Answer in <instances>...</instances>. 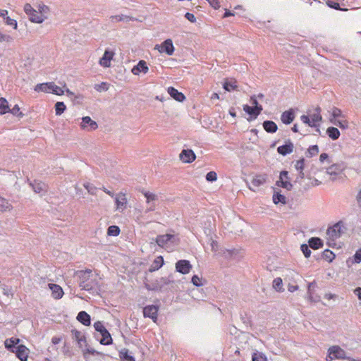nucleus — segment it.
Segmentation results:
<instances>
[{"label": "nucleus", "instance_id": "obj_1", "mask_svg": "<svg viewBox=\"0 0 361 361\" xmlns=\"http://www.w3.org/2000/svg\"><path fill=\"white\" fill-rule=\"evenodd\" d=\"M79 287L82 290L94 291L99 290L97 277L94 276L91 269L79 270L74 273Z\"/></svg>", "mask_w": 361, "mask_h": 361}, {"label": "nucleus", "instance_id": "obj_2", "mask_svg": "<svg viewBox=\"0 0 361 361\" xmlns=\"http://www.w3.org/2000/svg\"><path fill=\"white\" fill-rule=\"evenodd\" d=\"M344 359H348L349 361H356L353 358L347 357L345 351L339 345H332L329 348L328 355L326 357V361Z\"/></svg>", "mask_w": 361, "mask_h": 361}, {"label": "nucleus", "instance_id": "obj_3", "mask_svg": "<svg viewBox=\"0 0 361 361\" xmlns=\"http://www.w3.org/2000/svg\"><path fill=\"white\" fill-rule=\"evenodd\" d=\"M178 243L177 235L173 233H167L159 235V247L166 248L169 252L173 250Z\"/></svg>", "mask_w": 361, "mask_h": 361}, {"label": "nucleus", "instance_id": "obj_4", "mask_svg": "<svg viewBox=\"0 0 361 361\" xmlns=\"http://www.w3.org/2000/svg\"><path fill=\"white\" fill-rule=\"evenodd\" d=\"M321 111V108L319 106H317L314 109V112L310 116H301L300 120L310 127H317L322 120Z\"/></svg>", "mask_w": 361, "mask_h": 361}, {"label": "nucleus", "instance_id": "obj_5", "mask_svg": "<svg viewBox=\"0 0 361 361\" xmlns=\"http://www.w3.org/2000/svg\"><path fill=\"white\" fill-rule=\"evenodd\" d=\"M346 166L343 162L333 164L326 168V173L330 176L332 180H336L341 178Z\"/></svg>", "mask_w": 361, "mask_h": 361}, {"label": "nucleus", "instance_id": "obj_6", "mask_svg": "<svg viewBox=\"0 0 361 361\" xmlns=\"http://www.w3.org/2000/svg\"><path fill=\"white\" fill-rule=\"evenodd\" d=\"M343 233V226L341 222L335 224L328 228L326 235L329 240L335 241L339 238Z\"/></svg>", "mask_w": 361, "mask_h": 361}, {"label": "nucleus", "instance_id": "obj_7", "mask_svg": "<svg viewBox=\"0 0 361 361\" xmlns=\"http://www.w3.org/2000/svg\"><path fill=\"white\" fill-rule=\"evenodd\" d=\"M24 11L27 15L29 20L35 23H42L44 20L42 16L39 14L38 11L34 9L30 4H25L24 6Z\"/></svg>", "mask_w": 361, "mask_h": 361}, {"label": "nucleus", "instance_id": "obj_8", "mask_svg": "<svg viewBox=\"0 0 361 361\" xmlns=\"http://www.w3.org/2000/svg\"><path fill=\"white\" fill-rule=\"evenodd\" d=\"M276 185L288 190L292 189L293 185L290 181L288 172L287 171H282L280 173L279 180L276 181Z\"/></svg>", "mask_w": 361, "mask_h": 361}, {"label": "nucleus", "instance_id": "obj_9", "mask_svg": "<svg viewBox=\"0 0 361 361\" xmlns=\"http://www.w3.org/2000/svg\"><path fill=\"white\" fill-rule=\"evenodd\" d=\"M81 129L86 131H93L98 128V124L93 121L90 116H84L80 124Z\"/></svg>", "mask_w": 361, "mask_h": 361}, {"label": "nucleus", "instance_id": "obj_10", "mask_svg": "<svg viewBox=\"0 0 361 361\" xmlns=\"http://www.w3.org/2000/svg\"><path fill=\"white\" fill-rule=\"evenodd\" d=\"M268 180V175L266 173H259L256 174L253 176L252 179L251 180V185L253 188L250 187V189L255 191V188H257L260 187L261 185H263L267 183Z\"/></svg>", "mask_w": 361, "mask_h": 361}, {"label": "nucleus", "instance_id": "obj_11", "mask_svg": "<svg viewBox=\"0 0 361 361\" xmlns=\"http://www.w3.org/2000/svg\"><path fill=\"white\" fill-rule=\"evenodd\" d=\"M175 48L171 39H168L159 45V53H166L171 56L174 52Z\"/></svg>", "mask_w": 361, "mask_h": 361}, {"label": "nucleus", "instance_id": "obj_12", "mask_svg": "<svg viewBox=\"0 0 361 361\" xmlns=\"http://www.w3.org/2000/svg\"><path fill=\"white\" fill-rule=\"evenodd\" d=\"M158 306L148 305L143 309V314L145 317H149L156 322L157 319Z\"/></svg>", "mask_w": 361, "mask_h": 361}, {"label": "nucleus", "instance_id": "obj_13", "mask_svg": "<svg viewBox=\"0 0 361 361\" xmlns=\"http://www.w3.org/2000/svg\"><path fill=\"white\" fill-rule=\"evenodd\" d=\"M192 268L190 262L188 260L182 259L179 260L176 264V271L183 274H188Z\"/></svg>", "mask_w": 361, "mask_h": 361}, {"label": "nucleus", "instance_id": "obj_14", "mask_svg": "<svg viewBox=\"0 0 361 361\" xmlns=\"http://www.w3.org/2000/svg\"><path fill=\"white\" fill-rule=\"evenodd\" d=\"M179 158L183 163H192L195 161L196 156L192 149H183L180 152Z\"/></svg>", "mask_w": 361, "mask_h": 361}, {"label": "nucleus", "instance_id": "obj_15", "mask_svg": "<svg viewBox=\"0 0 361 361\" xmlns=\"http://www.w3.org/2000/svg\"><path fill=\"white\" fill-rule=\"evenodd\" d=\"M115 202L116 204V209L118 211L123 212L127 204V198L126 197V194L123 192H119L116 195Z\"/></svg>", "mask_w": 361, "mask_h": 361}, {"label": "nucleus", "instance_id": "obj_16", "mask_svg": "<svg viewBox=\"0 0 361 361\" xmlns=\"http://www.w3.org/2000/svg\"><path fill=\"white\" fill-rule=\"evenodd\" d=\"M14 353H16V357L20 361H27L29 353V349L24 345H18Z\"/></svg>", "mask_w": 361, "mask_h": 361}, {"label": "nucleus", "instance_id": "obj_17", "mask_svg": "<svg viewBox=\"0 0 361 361\" xmlns=\"http://www.w3.org/2000/svg\"><path fill=\"white\" fill-rule=\"evenodd\" d=\"M293 143L290 140H288L286 142L285 145L279 146L277 148V152L279 154L286 156L292 153L293 152Z\"/></svg>", "mask_w": 361, "mask_h": 361}, {"label": "nucleus", "instance_id": "obj_18", "mask_svg": "<svg viewBox=\"0 0 361 361\" xmlns=\"http://www.w3.org/2000/svg\"><path fill=\"white\" fill-rule=\"evenodd\" d=\"M114 56V52L112 51L106 50L103 56L99 60V64L103 67H109L111 66V61Z\"/></svg>", "mask_w": 361, "mask_h": 361}, {"label": "nucleus", "instance_id": "obj_19", "mask_svg": "<svg viewBox=\"0 0 361 361\" xmlns=\"http://www.w3.org/2000/svg\"><path fill=\"white\" fill-rule=\"evenodd\" d=\"M167 92L169 95L177 102H182L185 99V96L173 87H169Z\"/></svg>", "mask_w": 361, "mask_h": 361}, {"label": "nucleus", "instance_id": "obj_20", "mask_svg": "<svg viewBox=\"0 0 361 361\" xmlns=\"http://www.w3.org/2000/svg\"><path fill=\"white\" fill-rule=\"evenodd\" d=\"M147 71L148 67L147 63L143 60L140 61L131 70V72L134 75H139L140 73H146Z\"/></svg>", "mask_w": 361, "mask_h": 361}, {"label": "nucleus", "instance_id": "obj_21", "mask_svg": "<svg viewBox=\"0 0 361 361\" xmlns=\"http://www.w3.org/2000/svg\"><path fill=\"white\" fill-rule=\"evenodd\" d=\"M262 109V106L255 108L247 104L243 105L244 111L250 116H253L254 118H256L261 114Z\"/></svg>", "mask_w": 361, "mask_h": 361}, {"label": "nucleus", "instance_id": "obj_22", "mask_svg": "<svg viewBox=\"0 0 361 361\" xmlns=\"http://www.w3.org/2000/svg\"><path fill=\"white\" fill-rule=\"evenodd\" d=\"M20 343V339L18 338H10L5 341L4 345L5 348L8 350L9 351L14 353L16 350V345Z\"/></svg>", "mask_w": 361, "mask_h": 361}, {"label": "nucleus", "instance_id": "obj_23", "mask_svg": "<svg viewBox=\"0 0 361 361\" xmlns=\"http://www.w3.org/2000/svg\"><path fill=\"white\" fill-rule=\"evenodd\" d=\"M224 89L227 92L238 90L237 81L234 78L226 79L223 84Z\"/></svg>", "mask_w": 361, "mask_h": 361}, {"label": "nucleus", "instance_id": "obj_24", "mask_svg": "<svg viewBox=\"0 0 361 361\" xmlns=\"http://www.w3.org/2000/svg\"><path fill=\"white\" fill-rule=\"evenodd\" d=\"M49 287L51 290L52 296L55 299H60L63 295V291L61 287L57 284L49 283Z\"/></svg>", "mask_w": 361, "mask_h": 361}, {"label": "nucleus", "instance_id": "obj_25", "mask_svg": "<svg viewBox=\"0 0 361 361\" xmlns=\"http://www.w3.org/2000/svg\"><path fill=\"white\" fill-rule=\"evenodd\" d=\"M109 19L111 23H117V22H121V21L129 22V21H134V20H137L135 18H133V17L129 16H126V15H123V14L111 16H110Z\"/></svg>", "mask_w": 361, "mask_h": 361}, {"label": "nucleus", "instance_id": "obj_26", "mask_svg": "<svg viewBox=\"0 0 361 361\" xmlns=\"http://www.w3.org/2000/svg\"><path fill=\"white\" fill-rule=\"evenodd\" d=\"M295 169L298 172V178L302 180L305 178V173L303 172L305 169V159L303 158L296 161L295 164Z\"/></svg>", "mask_w": 361, "mask_h": 361}, {"label": "nucleus", "instance_id": "obj_27", "mask_svg": "<svg viewBox=\"0 0 361 361\" xmlns=\"http://www.w3.org/2000/svg\"><path fill=\"white\" fill-rule=\"evenodd\" d=\"M77 319L85 326L90 325V316L85 311H81L78 313Z\"/></svg>", "mask_w": 361, "mask_h": 361}, {"label": "nucleus", "instance_id": "obj_28", "mask_svg": "<svg viewBox=\"0 0 361 361\" xmlns=\"http://www.w3.org/2000/svg\"><path fill=\"white\" fill-rule=\"evenodd\" d=\"M264 129L269 133H274L277 131V125L271 121H265L263 123Z\"/></svg>", "mask_w": 361, "mask_h": 361}, {"label": "nucleus", "instance_id": "obj_29", "mask_svg": "<svg viewBox=\"0 0 361 361\" xmlns=\"http://www.w3.org/2000/svg\"><path fill=\"white\" fill-rule=\"evenodd\" d=\"M294 118V114L291 111H286L281 114V120L285 124H290L293 122Z\"/></svg>", "mask_w": 361, "mask_h": 361}, {"label": "nucleus", "instance_id": "obj_30", "mask_svg": "<svg viewBox=\"0 0 361 361\" xmlns=\"http://www.w3.org/2000/svg\"><path fill=\"white\" fill-rule=\"evenodd\" d=\"M53 82L37 84L35 87L36 92H51V87L50 85H52Z\"/></svg>", "mask_w": 361, "mask_h": 361}, {"label": "nucleus", "instance_id": "obj_31", "mask_svg": "<svg viewBox=\"0 0 361 361\" xmlns=\"http://www.w3.org/2000/svg\"><path fill=\"white\" fill-rule=\"evenodd\" d=\"M30 185L36 193L40 194L46 191V185L44 183L35 181Z\"/></svg>", "mask_w": 361, "mask_h": 361}, {"label": "nucleus", "instance_id": "obj_32", "mask_svg": "<svg viewBox=\"0 0 361 361\" xmlns=\"http://www.w3.org/2000/svg\"><path fill=\"white\" fill-rule=\"evenodd\" d=\"M326 134L332 140H337L340 136V131L335 127H329L326 129Z\"/></svg>", "mask_w": 361, "mask_h": 361}, {"label": "nucleus", "instance_id": "obj_33", "mask_svg": "<svg viewBox=\"0 0 361 361\" xmlns=\"http://www.w3.org/2000/svg\"><path fill=\"white\" fill-rule=\"evenodd\" d=\"M308 243L309 246L314 250L319 249L323 246V243L319 238H311Z\"/></svg>", "mask_w": 361, "mask_h": 361}, {"label": "nucleus", "instance_id": "obj_34", "mask_svg": "<svg viewBox=\"0 0 361 361\" xmlns=\"http://www.w3.org/2000/svg\"><path fill=\"white\" fill-rule=\"evenodd\" d=\"M9 111L8 101L4 97H0V115H4Z\"/></svg>", "mask_w": 361, "mask_h": 361}, {"label": "nucleus", "instance_id": "obj_35", "mask_svg": "<svg viewBox=\"0 0 361 361\" xmlns=\"http://www.w3.org/2000/svg\"><path fill=\"white\" fill-rule=\"evenodd\" d=\"M73 338L77 341L80 347L86 343L85 337L82 332L75 330L73 331Z\"/></svg>", "mask_w": 361, "mask_h": 361}, {"label": "nucleus", "instance_id": "obj_36", "mask_svg": "<svg viewBox=\"0 0 361 361\" xmlns=\"http://www.w3.org/2000/svg\"><path fill=\"white\" fill-rule=\"evenodd\" d=\"M331 121L334 123L335 125L338 126L339 128L343 129H346L348 128V121L344 118H338L337 120L333 121L331 119Z\"/></svg>", "mask_w": 361, "mask_h": 361}, {"label": "nucleus", "instance_id": "obj_37", "mask_svg": "<svg viewBox=\"0 0 361 361\" xmlns=\"http://www.w3.org/2000/svg\"><path fill=\"white\" fill-rule=\"evenodd\" d=\"M12 208L11 204L8 202L7 200L4 197H0V212H5L7 210H11Z\"/></svg>", "mask_w": 361, "mask_h": 361}, {"label": "nucleus", "instance_id": "obj_38", "mask_svg": "<svg viewBox=\"0 0 361 361\" xmlns=\"http://www.w3.org/2000/svg\"><path fill=\"white\" fill-rule=\"evenodd\" d=\"M38 8V12L39 13L40 15H42L44 20H45L46 19H47V14L49 13V8L47 6L44 5V4H39L37 7Z\"/></svg>", "mask_w": 361, "mask_h": 361}, {"label": "nucleus", "instance_id": "obj_39", "mask_svg": "<svg viewBox=\"0 0 361 361\" xmlns=\"http://www.w3.org/2000/svg\"><path fill=\"white\" fill-rule=\"evenodd\" d=\"M120 357L123 361H135L134 357L128 353V350L127 349H123L120 352Z\"/></svg>", "mask_w": 361, "mask_h": 361}, {"label": "nucleus", "instance_id": "obj_40", "mask_svg": "<svg viewBox=\"0 0 361 361\" xmlns=\"http://www.w3.org/2000/svg\"><path fill=\"white\" fill-rule=\"evenodd\" d=\"M286 197L279 192H275L273 195V202L277 204L279 203L286 204Z\"/></svg>", "mask_w": 361, "mask_h": 361}, {"label": "nucleus", "instance_id": "obj_41", "mask_svg": "<svg viewBox=\"0 0 361 361\" xmlns=\"http://www.w3.org/2000/svg\"><path fill=\"white\" fill-rule=\"evenodd\" d=\"M66 107L63 102H57L55 104V111L56 115L60 116L61 115L64 111L66 110Z\"/></svg>", "mask_w": 361, "mask_h": 361}, {"label": "nucleus", "instance_id": "obj_42", "mask_svg": "<svg viewBox=\"0 0 361 361\" xmlns=\"http://www.w3.org/2000/svg\"><path fill=\"white\" fill-rule=\"evenodd\" d=\"M331 116L333 121L337 120L338 118H344L341 110L337 107H334L331 110Z\"/></svg>", "mask_w": 361, "mask_h": 361}, {"label": "nucleus", "instance_id": "obj_43", "mask_svg": "<svg viewBox=\"0 0 361 361\" xmlns=\"http://www.w3.org/2000/svg\"><path fill=\"white\" fill-rule=\"evenodd\" d=\"M120 233V228L117 226H110L107 229V234L110 236H117Z\"/></svg>", "mask_w": 361, "mask_h": 361}, {"label": "nucleus", "instance_id": "obj_44", "mask_svg": "<svg viewBox=\"0 0 361 361\" xmlns=\"http://www.w3.org/2000/svg\"><path fill=\"white\" fill-rule=\"evenodd\" d=\"M282 286H283V281H282V279L280 277H278V278H276V279H274V281H273V288L276 290H277L279 292L282 291V290H283Z\"/></svg>", "mask_w": 361, "mask_h": 361}, {"label": "nucleus", "instance_id": "obj_45", "mask_svg": "<svg viewBox=\"0 0 361 361\" xmlns=\"http://www.w3.org/2000/svg\"><path fill=\"white\" fill-rule=\"evenodd\" d=\"M319 153V147L315 145H312L309 147L307 152V157H312L313 156L317 155Z\"/></svg>", "mask_w": 361, "mask_h": 361}, {"label": "nucleus", "instance_id": "obj_46", "mask_svg": "<svg viewBox=\"0 0 361 361\" xmlns=\"http://www.w3.org/2000/svg\"><path fill=\"white\" fill-rule=\"evenodd\" d=\"M102 338L100 340L101 344L103 345H109L112 343V338L109 332L107 331V334L103 333L102 335Z\"/></svg>", "mask_w": 361, "mask_h": 361}, {"label": "nucleus", "instance_id": "obj_47", "mask_svg": "<svg viewBox=\"0 0 361 361\" xmlns=\"http://www.w3.org/2000/svg\"><path fill=\"white\" fill-rule=\"evenodd\" d=\"M94 327L97 331L100 333L101 335H102L103 333L107 334L106 329L102 323L99 321L94 323Z\"/></svg>", "mask_w": 361, "mask_h": 361}, {"label": "nucleus", "instance_id": "obj_48", "mask_svg": "<svg viewBox=\"0 0 361 361\" xmlns=\"http://www.w3.org/2000/svg\"><path fill=\"white\" fill-rule=\"evenodd\" d=\"M51 87V93L56 94V95H62L64 93V90L63 88L57 86L55 85L54 82H53L52 85H50Z\"/></svg>", "mask_w": 361, "mask_h": 361}, {"label": "nucleus", "instance_id": "obj_49", "mask_svg": "<svg viewBox=\"0 0 361 361\" xmlns=\"http://www.w3.org/2000/svg\"><path fill=\"white\" fill-rule=\"evenodd\" d=\"M9 112L18 118H23L24 116V114L20 111V107L18 104H16L11 109H10Z\"/></svg>", "mask_w": 361, "mask_h": 361}, {"label": "nucleus", "instance_id": "obj_50", "mask_svg": "<svg viewBox=\"0 0 361 361\" xmlns=\"http://www.w3.org/2000/svg\"><path fill=\"white\" fill-rule=\"evenodd\" d=\"M83 186L87 189L88 192L91 195H96L97 188L90 183H85L83 184Z\"/></svg>", "mask_w": 361, "mask_h": 361}, {"label": "nucleus", "instance_id": "obj_51", "mask_svg": "<svg viewBox=\"0 0 361 361\" xmlns=\"http://www.w3.org/2000/svg\"><path fill=\"white\" fill-rule=\"evenodd\" d=\"M252 361H267V357L260 353H255L252 355Z\"/></svg>", "mask_w": 361, "mask_h": 361}, {"label": "nucleus", "instance_id": "obj_52", "mask_svg": "<svg viewBox=\"0 0 361 361\" xmlns=\"http://www.w3.org/2000/svg\"><path fill=\"white\" fill-rule=\"evenodd\" d=\"M13 41V38L6 34H3L0 32V42H11Z\"/></svg>", "mask_w": 361, "mask_h": 361}, {"label": "nucleus", "instance_id": "obj_53", "mask_svg": "<svg viewBox=\"0 0 361 361\" xmlns=\"http://www.w3.org/2000/svg\"><path fill=\"white\" fill-rule=\"evenodd\" d=\"M206 179L207 181L213 182L216 180L217 179V174L215 171H210L207 173L206 175Z\"/></svg>", "mask_w": 361, "mask_h": 361}, {"label": "nucleus", "instance_id": "obj_54", "mask_svg": "<svg viewBox=\"0 0 361 361\" xmlns=\"http://www.w3.org/2000/svg\"><path fill=\"white\" fill-rule=\"evenodd\" d=\"M5 23L8 25L13 26L14 29L17 28V22L16 20L11 18L8 16L5 18Z\"/></svg>", "mask_w": 361, "mask_h": 361}, {"label": "nucleus", "instance_id": "obj_55", "mask_svg": "<svg viewBox=\"0 0 361 361\" xmlns=\"http://www.w3.org/2000/svg\"><path fill=\"white\" fill-rule=\"evenodd\" d=\"M324 257L329 262H331L334 259L335 255L331 250H326L324 252Z\"/></svg>", "mask_w": 361, "mask_h": 361}, {"label": "nucleus", "instance_id": "obj_56", "mask_svg": "<svg viewBox=\"0 0 361 361\" xmlns=\"http://www.w3.org/2000/svg\"><path fill=\"white\" fill-rule=\"evenodd\" d=\"M158 269V261L157 259L154 260V264L152 266V267L149 269V273L147 274L146 279L147 280L149 279L150 277V274L154 271L155 270Z\"/></svg>", "mask_w": 361, "mask_h": 361}, {"label": "nucleus", "instance_id": "obj_57", "mask_svg": "<svg viewBox=\"0 0 361 361\" xmlns=\"http://www.w3.org/2000/svg\"><path fill=\"white\" fill-rule=\"evenodd\" d=\"M301 250L303 252V254L305 256V257H309L310 256L311 250H310L308 245H307L305 244H302L301 245Z\"/></svg>", "mask_w": 361, "mask_h": 361}, {"label": "nucleus", "instance_id": "obj_58", "mask_svg": "<svg viewBox=\"0 0 361 361\" xmlns=\"http://www.w3.org/2000/svg\"><path fill=\"white\" fill-rule=\"evenodd\" d=\"M353 262L359 264L361 262V248L357 250L353 256Z\"/></svg>", "mask_w": 361, "mask_h": 361}, {"label": "nucleus", "instance_id": "obj_59", "mask_svg": "<svg viewBox=\"0 0 361 361\" xmlns=\"http://www.w3.org/2000/svg\"><path fill=\"white\" fill-rule=\"evenodd\" d=\"M145 197L147 199V203L149 204L152 201L155 200L156 195L150 192H145Z\"/></svg>", "mask_w": 361, "mask_h": 361}, {"label": "nucleus", "instance_id": "obj_60", "mask_svg": "<svg viewBox=\"0 0 361 361\" xmlns=\"http://www.w3.org/2000/svg\"><path fill=\"white\" fill-rule=\"evenodd\" d=\"M94 88L97 91H106L108 90V85L106 82H102L99 85H96Z\"/></svg>", "mask_w": 361, "mask_h": 361}, {"label": "nucleus", "instance_id": "obj_61", "mask_svg": "<svg viewBox=\"0 0 361 361\" xmlns=\"http://www.w3.org/2000/svg\"><path fill=\"white\" fill-rule=\"evenodd\" d=\"M192 283L195 286H201L202 285V282H201V279L197 276V275H195L192 276Z\"/></svg>", "mask_w": 361, "mask_h": 361}, {"label": "nucleus", "instance_id": "obj_62", "mask_svg": "<svg viewBox=\"0 0 361 361\" xmlns=\"http://www.w3.org/2000/svg\"><path fill=\"white\" fill-rule=\"evenodd\" d=\"M327 4L329 7L331 8H333L334 9H336V10H342L341 8H340V5L338 2H335V1H327Z\"/></svg>", "mask_w": 361, "mask_h": 361}, {"label": "nucleus", "instance_id": "obj_63", "mask_svg": "<svg viewBox=\"0 0 361 361\" xmlns=\"http://www.w3.org/2000/svg\"><path fill=\"white\" fill-rule=\"evenodd\" d=\"M209 4L214 8L218 9L220 7V4L218 0H207Z\"/></svg>", "mask_w": 361, "mask_h": 361}, {"label": "nucleus", "instance_id": "obj_64", "mask_svg": "<svg viewBox=\"0 0 361 361\" xmlns=\"http://www.w3.org/2000/svg\"><path fill=\"white\" fill-rule=\"evenodd\" d=\"M185 17L191 23H195L196 21V18L194 14L191 13H186Z\"/></svg>", "mask_w": 361, "mask_h": 361}]
</instances>
